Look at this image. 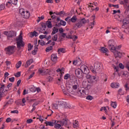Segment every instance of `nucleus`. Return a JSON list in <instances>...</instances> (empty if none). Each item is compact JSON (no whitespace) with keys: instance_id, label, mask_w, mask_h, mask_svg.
I'll return each instance as SVG.
<instances>
[{"instance_id":"nucleus-1","label":"nucleus","mask_w":129,"mask_h":129,"mask_svg":"<svg viewBox=\"0 0 129 129\" xmlns=\"http://www.w3.org/2000/svg\"><path fill=\"white\" fill-rule=\"evenodd\" d=\"M99 78L96 76H92L91 79L89 81H83L82 83L83 87L84 90H79L77 91L76 93V95L78 96H80V97H83L85 96L86 93L89 92V90L91 89V87H92V84H96L97 83V81H98Z\"/></svg>"},{"instance_id":"nucleus-2","label":"nucleus","mask_w":129,"mask_h":129,"mask_svg":"<svg viewBox=\"0 0 129 129\" xmlns=\"http://www.w3.org/2000/svg\"><path fill=\"white\" fill-rule=\"evenodd\" d=\"M16 41L17 48L19 50H21V49H22V47L25 46V42L23 41V36H22V33H20V35L16 37Z\"/></svg>"},{"instance_id":"nucleus-3","label":"nucleus","mask_w":129,"mask_h":129,"mask_svg":"<svg viewBox=\"0 0 129 129\" xmlns=\"http://www.w3.org/2000/svg\"><path fill=\"white\" fill-rule=\"evenodd\" d=\"M102 67V64L100 62H96L94 64V67L91 66L90 68L93 73H96V72H98L101 69Z\"/></svg>"},{"instance_id":"nucleus-4","label":"nucleus","mask_w":129,"mask_h":129,"mask_svg":"<svg viewBox=\"0 0 129 129\" xmlns=\"http://www.w3.org/2000/svg\"><path fill=\"white\" fill-rule=\"evenodd\" d=\"M16 46L10 45L5 48V51L7 55H12L16 52Z\"/></svg>"},{"instance_id":"nucleus-5","label":"nucleus","mask_w":129,"mask_h":129,"mask_svg":"<svg viewBox=\"0 0 129 129\" xmlns=\"http://www.w3.org/2000/svg\"><path fill=\"white\" fill-rule=\"evenodd\" d=\"M85 24H86V20L85 19V18H83L77 21L74 26V28L77 27L78 29H80V28L83 26L84 25H85Z\"/></svg>"},{"instance_id":"nucleus-6","label":"nucleus","mask_w":129,"mask_h":129,"mask_svg":"<svg viewBox=\"0 0 129 129\" xmlns=\"http://www.w3.org/2000/svg\"><path fill=\"white\" fill-rule=\"evenodd\" d=\"M114 45H115V42H114V40L113 39H111L108 41V48L111 52H114L116 50V48H115V46H114Z\"/></svg>"},{"instance_id":"nucleus-7","label":"nucleus","mask_w":129,"mask_h":129,"mask_svg":"<svg viewBox=\"0 0 129 129\" xmlns=\"http://www.w3.org/2000/svg\"><path fill=\"white\" fill-rule=\"evenodd\" d=\"M59 123L62 126L65 125L66 127H68V128H70L71 122L68 119H63L62 120L59 121Z\"/></svg>"},{"instance_id":"nucleus-8","label":"nucleus","mask_w":129,"mask_h":129,"mask_svg":"<svg viewBox=\"0 0 129 129\" xmlns=\"http://www.w3.org/2000/svg\"><path fill=\"white\" fill-rule=\"evenodd\" d=\"M74 79L72 81L73 82L72 88L74 90H76L77 89H78V88L79 87V81H78L77 79H76L75 77H74Z\"/></svg>"},{"instance_id":"nucleus-9","label":"nucleus","mask_w":129,"mask_h":129,"mask_svg":"<svg viewBox=\"0 0 129 129\" xmlns=\"http://www.w3.org/2000/svg\"><path fill=\"white\" fill-rule=\"evenodd\" d=\"M59 107L62 108H71V106L69 104H67V103L64 101H58Z\"/></svg>"},{"instance_id":"nucleus-10","label":"nucleus","mask_w":129,"mask_h":129,"mask_svg":"<svg viewBox=\"0 0 129 129\" xmlns=\"http://www.w3.org/2000/svg\"><path fill=\"white\" fill-rule=\"evenodd\" d=\"M75 73L77 77L80 79L83 77V72L80 70V69H78L75 70Z\"/></svg>"},{"instance_id":"nucleus-11","label":"nucleus","mask_w":129,"mask_h":129,"mask_svg":"<svg viewBox=\"0 0 129 129\" xmlns=\"http://www.w3.org/2000/svg\"><path fill=\"white\" fill-rule=\"evenodd\" d=\"M80 70H81L82 72L84 73V74H87L89 73V70H88V68L85 64H83L81 66Z\"/></svg>"},{"instance_id":"nucleus-12","label":"nucleus","mask_w":129,"mask_h":129,"mask_svg":"<svg viewBox=\"0 0 129 129\" xmlns=\"http://www.w3.org/2000/svg\"><path fill=\"white\" fill-rule=\"evenodd\" d=\"M38 72L39 74H41V75H46L49 73V70H42V69H39Z\"/></svg>"},{"instance_id":"nucleus-13","label":"nucleus","mask_w":129,"mask_h":129,"mask_svg":"<svg viewBox=\"0 0 129 129\" xmlns=\"http://www.w3.org/2000/svg\"><path fill=\"white\" fill-rule=\"evenodd\" d=\"M56 123V120H52V121H46L44 122L45 124H46V126L49 125V126H54V124Z\"/></svg>"},{"instance_id":"nucleus-14","label":"nucleus","mask_w":129,"mask_h":129,"mask_svg":"<svg viewBox=\"0 0 129 129\" xmlns=\"http://www.w3.org/2000/svg\"><path fill=\"white\" fill-rule=\"evenodd\" d=\"M38 43V41L36 40L35 41V43L34 44L35 46H34V50L32 51V55H36L37 54V52H38V45H37V44Z\"/></svg>"},{"instance_id":"nucleus-15","label":"nucleus","mask_w":129,"mask_h":129,"mask_svg":"<svg viewBox=\"0 0 129 129\" xmlns=\"http://www.w3.org/2000/svg\"><path fill=\"white\" fill-rule=\"evenodd\" d=\"M123 25L122 26V28H125L126 25H128L129 24V19L128 18H124L122 20Z\"/></svg>"},{"instance_id":"nucleus-16","label":"nucleus","mask_w":129,"mask_h":129,"mask_svg":"<svg viewBox=\"0 0 129 129\" xmlns=\"http://www.w3.org/2000/svg\"><path fill=\"white\" fill-rule=\"evenodd\" d=\"M16 36H17V33L14 31H10L8 33V38H13Z\"/></svg>"},{"instance_id":"nucleus-17","label":"nucleus","mask_w":129,"mask_h":129,"mask_svg":"<svg viewBox=\"0 0 129 129\" xmlns=\"http://www.w3.org/2000/svg\"><path fill=\"white\" fill-rule=\"evenodd\" d=\"M22 16L24 19H29L30 18V12L29 11H24Z\"/></svg>"},{"instance_id":"nucleus-18","label":"nucleus","mask_w":129,"mask_h":129,"mask_svg":"<svg viewBox=\"0 0 129 129\" xmlns=\"http://www.w3.org/2000/svg\"><path fill=\"white\" fill-rule=\"evenodd\" d=\"M58 57H57V55L55 54H52L51 55V60L52 62H57Z\"/></svg>"},{"instance_id":"nucleus-19","label":"nucleus","mask_w":129,"mask_h":129,"mask_svg":"<svg viewBox=\"0 0 129 129\" xmlns=\"http://www.w3.org/2000/svg\"><path fill=\"white\" fill-rule=\"evenodd\" d=\"M113 52L115 58H117V57L118 58H120V56H121V52L116 50H114Z\"/></svg>"},{"instance_id":"nucleus-20","label":"nucleus","mask_w":129,"mask_h":129,"mask_svg":"<svg viewBox=\"0 0 129 129\" xmlns=\"http://www.w3.org/2000/svg\"><path fill=\"white\" fill-rule=\"evenodd\" d=\"M59 122H60V121L56 120L55 123L54 124V128L60 129L62 127H61V123L59 124Z\"/></svg>"},{"instance_id":"nucleus-21","label":"nucleus","mask_w":129,"mask_h":129,"mask_svg":"<svg viewBox=\"0 0 129 129\" xmlns=\"http://www.w3.org/2000/svg\"><path fill=\"white\" fill-rule=\"evenodd\" d=\"M66 38H67V39H73V41H75L76 40H77V39H78V36H77V35H74L73 37L71 35H68L67 36H66Z\"/></svg>"},{"instance_id":"nucleus-22","label":"nucleus","mask_w":129,"mask_h":129,"mask_svg":"<svg viewBox=\"0 0 129 129\" xmlns=\"http://www.w3.org/2000/svg\"><path fill=\"white\" fill-rule=\"evenodd\" d=\"M33 62H34L33 59H30L27 60L25 66V68H28V67H29V66H30V65H31V63H33Z\"/></svg>"},{"instance_id":"nucleus-23","label":"nucleus","mask_w":129,"mask_h":129,"mask_svg":"<svg viewBox=\"0 0 129 129\" xmlns=\"http://www.w3.org/2000/svg\"><path fill=\"white\" fill-rule=\"evenodd\" d=\"M69 22H72V23H76L77 22V17L75 15L71 19H70Z\"/></svg>"},{"instance_id":"nucleus-24","label":"nucleus","mask_w":129,"mask_h":129,"mask_svg":"<svg viewBox=\"0 0 129 129\" xmlns=\"http://www.w3.org/2000/svg\"><path fill=\"white\" fill-rule=\"evenodd\" d=\"M51 105L52 108H53L54 109H58V108L60 107V106L59 105V103L58 104L53 103Z\"/></svg>"},{"instance_id":"nucleus-25","label":"nucleus","mask_w":129,"mask_h":129,"mask_svg":"<svg viewBox=\"0 0 129 129\" xmlns=\"http://www.w3.org/2000/svg\"><path fill=\"white\" fill-rule=\"evenodd\" d=\"M39 34L38 32H36V31H34L33 32H31L30 37V38H33V37H37Z\"/></svg>"},{"instance_id":"nucleus-26","label":"nucleus","mask_w":129,"mask_h":129,"mask_svg":"<svg viewBox=\"0 0 129 129\" xmlns=\"http://www.w3.org/2000/svg\"><path fill=\"white\" fill-rule=\"evenodd\" d=\"M110 86L112 88H118L119 87V85L116 83H112Z\"/></svg>"},{"instance_id":"nucleus-27","label":"nucleus","mask_w":129,"mask_h":129,"mask_svg":"<svg viewBox=\"0 0 129 129\" xmlns=\"http://www.w3.org/2000/svg\"><path fill=\"white\" fill-rule=\"evenodd\" d=\"M58 32H59V29L55 27H53L51 33V36H53V35H55V34H56V33H58Z\"/></svg>"},{"instance_id":"nucleus-28","label":"nucleus","mask_w":129,"mask_h":129,"mask_svg":"<svg viewBox=\"0 0 129 129\" xmlns=\"http://www.w3.org/2000/svg\"><path fill=\"white\" fill-rule=\"evenodd\" d=\"M92 18H93V22L91 23V27H90V29H93V27H94V23L95 22V21H94L95 20V15H93Z\"/></svg>"},{"instance_id":"nucleus-29","label":"nucleus","mask_w":129,"mask_h":129,"mask_svg":"<svg viewBox=\"0 0 129 129\" xmlns=\"http://www.w3.org/2000/svg\"><path fill=\"white\" fill-rule=\"evenodd\" d=\"M46 25L47 26V27L49 29H51V28H52V22L51 21H47L46 22Z\"/></svg>"},{"instance_id":"nucleus-30","label":"nucleus","mask_w":129,"mask_h":129,"mask_svg":"<svg viewBox=\"0 0 129 129\" xmlns=\"http://www.w3.org/2000/svg\"><path fill=\"white\" fill-rule=\"evenodd\" d=\"M101 51L102 52V53H108V49L105 47H102L101 48Z\"/></svg>"},{"instance_id":"nucleus-31","label":"nucleus","mask_w":129,"mask_h":129,"mask_svg":"<svg viewBox=\"0 0 129 129\" xmlns=\"http://www.w3.org/2000/svg\"><path fill=\"white\" fill-rule=\"evenodd\" d=\"M73 125L74 128H77V127H78L79 126L78 121H77V120H75V121L73 123Z\"/></svg>"},{"instance_id":"nucleus-32","label":"nucleus","mask_w":129,"mask_h":129,"mask_svg":"<svg viewBox=\"0 0 129 129\" xmlns=\"http://www.w3.org/2000/svg\"><path fill=\"white\" fill-rule=\"evenodd\" d=\"M10 3L14 5L15 6H17L18 5V0H10Z\"/></svg>"},{"instance_id":"nucleus-33","label":"nucleus","mask_w":129,"mask_h":129,"mask_svg":"<svg viewBox=\"0 0 129 129\" xmlns=\"http://www.w3.org/2000/svg\"><path fill=\"white\" fill-rule=\"evenodd\" d=\"M116 105H117L116 102H111V106H112V107H113V108H116Z\"/></svg>"},{"instance_id":"nucleus-34","label":"nucleus","mask_w":129,"mask_h":129,"mask_svg":"<svg viewBox=\"0 0 129 129\" xmlns=\"http://www.w3.org/2000/svg\"><path fill=\"white\" fill-rule=\"evenodd\" d=\"M51 50H53V46H48L45 49L46 52H50Z\"/></svg>"},{"instance_id":"nucleus-35","label":"nucleus","mask_w":129,"mask_h":129,"mask_svg":"<svg viewBox=\"0 0 129 129\" xmlns=\"http://www.w3.org/2000/svg\"><path fill=\"white\" fill-rule=\"evenodd\" d=\"M21 65H22V61L20 60L18 62V63L16 65V67L17 69H19L20 67H21Z\"/></svg>"},{"instance_id":"nucleus-36","label":"nucleus","mask_w":129,"mask_h":129,"mask_svg":"<svg viewBox=\"0 0 129 129\" xmlns=\"http://www.w3.org/2000/svg\"><path fill=\"white\" fill-rule=\"evenodd\" d=\"M58 39V35L57 34H55L52 37V41H54L56 42Z\"/></svg>"},{"instance_id":"nucleus-37","label":"nucleus","mask_w":129,"mask_h":129,"mask_svg":"<svg viewBox=\"0 0 129 129\" xmlns=\"http://www.w3.org/2000/svg\"><path fill=\"white\" fill-rule=\"evenodd\" d=\"M57 52H58V54H60V52L61 53H65V49H64L63 48H60L58 49Z\"/></svg>"},{"instance_id":"nucleus-38","label":"nucleus","mask_w":129,"mask_h":129,"mask_svg":"<svg viewBox=\"0 0 129 129\" xmlns=\"http://www.w3.org/2000/svg\"><path fill=\"white\" fill-rule=\"evenodd\" d=\"M109 7L111 8V7H114V8H116V9H118L119 8V6H118V5H111L110 4H108Z\"/></svg>"},{"instance_id":"nucleus-39","label":"nucleus","mask_w":129,"mask_h":129,"mask_svg":"<svg viewBox=\"0 0 129 129\" xmlns=\"http://www.w3.org/2000/svg\"><path fill=\"white\" fill-rule=\"evenodd\" d=\"M41 27H42L43 30L44 31H45V30H46V26H47V24H46V23H42L41 24Z\"/></svg>"},{"instance_id":"nucleus-40","label":"nucleus","mask_w":129,"mask_h":129,"mask_svg":"<svg viewBox=\"0 0 129 129\" xmlns=\"http://www.w3.org/2000/svg\"><path fill=\"white\" fill-rule=\"evenodd\" d=\"M86 75L85 77L87 78V79H91V78L92 77V76L90 75L89 73L88 74H85Z\"/></svg>"},{"instance_id":"nucleus-41","label":"nucleus","mask_w":129,"mask_h":129,"mask_svg":"<svg viewBox=\"0 0 129 129\" xmlns=\"http://www.w3.org/2000/svg\"><path fill=\"white\" fill-rule=\"evenodd\" d=\"M46 42L43 40H38V44H40L41 46H45V44Z\"/></svg>"},{"instance_id":"nucleus-42","label":"nucleus","mask_w":129,"mask_h":129,"mask_svg":"<svg viewBox=\"0 0 129 129\" xmlns=\"http://www.w3.org/2000/svg\"><path fill=\"white\" fill-rule=\"evenodd\" d=\"M79 60L81 61L80 60V58H78V59H77L76 60H74L73 61V65H77V63H78V62H79Z\"/></svg>"},{"instance_id":"nucleus-43","label":"nucleus","mask_w":129,"mask_h":129,"mask_svg":"<svg viewBox=\"0 0 129 129\" xmlns=\"http://www.w3.org/2000/svg\"><path fill=\"white\" fill-rule=\"evenodd\" d=\"M64 79L66 80H67V79H69V78H70V74H67L64 75L63 77Z\"/></svg>"},{"instance_id":"nucleus-44","label":"nucleus","mask_w":129,"mask_h":129,"mask_svg":"<svg viewBox=\"0 0 129 129\" xmlns=\"http://www.w3.org/2000/svg\"><path fill=\"white\" fill-rule=\"evenodd\" d=\"M33 48V45L31 43H29L28 45V51H31Z\"/></svg>"},{"instance_id":"nucleus-45","label":"nucleus","mask_w":129,"mask_h":129,"mask_svg":"<svg viewBox=\"0 0 129 129\" xmlns=\"http://www.w3.org/2000/svg\"><path fill=\"white\" fill-rule=\"evenodd\" d=\"M35 100H36V99H31L29 97H26V101L28 102H33V101H35Z\"/></svg>"},{"instance_id":"nucleus-46","label":"nucleus","mask_w":129,"mask_h":129,"mask_svg":"<svg viewBox=\"0 0 129 129\" xmlns=\"http://www.w3.org/2000/svg\"><path fill=\"white\" fill-rule=\"evenodd\" d=\"M113 68L115 70V72H117L118 73V66H115L114 65H113Z\"/></svg>"},{"instance_id":"nucleus-47","label":"nucleus","mask_w":129,"mask_h":129,"mask_svg":"<svg viewBox=\"0 0 129 129\" xmlns=\"http://www.w3.org/2000/svg\"><path fill=\"white\" fill-rule=\"evenodd\" d=\"M15 77H17V78H19L21 76V72H18L16 75H14Z\"/></svg>"},{"instance_id":"nucleus-48","label":"nucleus","mask_w":129,"mask_h":129,"mask_svg":"<svg viewBox=\"0 0 129 129\" xmlns=\"http://www.w3.org/2000/svg\"><path fill=\"white\" fill-rule=\"evenodd\" d=\"M86 99H87V100H92L93 99V97H92L90 95H89V96H87Z\"/></svg>"},{"instance_id":"nucleus-49","label":"nucleus","mask_w":129,"mask_h":129,"mask_svg":"<svg viewBox=\"0 0 129 129\" xmlns=\"http://www.w3.org/2000/svg\"><path fill=\"white\" fill-rule=\"evenodd\" d=\"M60 22L61 26H66V22L61 20H60Z\"/></svg>"},{"instance_id":"nucleus-50","label":"nucleus","mask_w":129,"mask_h":129,"mask_svg":"<svg viewBox=\"0 0 129 129\" xmlns=\"http://www.w3.org/2000/svg\"><path fill=\"white\" fill-rule=\"evenodd\" d=\"M35 75V72H33L28 78L27 80H29V79H31V78H33L34 77V76Z\"/></svg>"},{"instance_id":"nucleus-51","label":"nucleus","mask_w":129,"mask_h":129,"mask_svg":"<svg viewBox=\"0 0 129 129\" xmlns=\"http://www.w3.org/2000/svg\"><path fill=\"white\" fill-rule=\"evenodd\" d=\"M46 37H47V35H40L39 36V39H41V40H43V39H45Z\"/></svg>"},{"instance_id":"nucleus-52","label":"nucleus","mask_w":129,"mask_h":129,"mask_svg":"<svg viewBox=\"0 0 129 129\" xmlns=\"http://www.w3.org/2000/svg\"><path fill=\"white\" fill-rule=\"evenodd\" d=\"M118 94H119V95H123V93H122V89H120L118 91Z\"/></svg>"},{"instance_id":"nucleus-53","label":"nucleus","mask_w":129,"mask_h":129,"mask_svg":"<svg viewBox=\"0 0 129 129\" xmlns=\"http://www.w3.org/2000/svg\"><path fill=\"white\" fill-rule=\"evenodd\" d=\"M19 12L20 14H21V15H23L24 14V13L25 12V11H24L23 9H21L19 10Z\"/></svg>"},{"instance_id":"nucleus-54","label":"nucleus","mask_w":129,"mask_h":129,"mask_svg":"<svg viewBox=\"0 0 129 129\" xmlns=\"http://www.w3.org/2000/svg\"><path fill=\"white\" fill-rule=\"evenodd\" d=\"M119 67L120 69H124V66H123L121 63L119 64Z\"/></svg>"},{"instance_id":"nucleus-55","label":"nucleus","mask_w":129,"mask_h":129,"mask_svg":"<svg viewBox=\"0 0 129 129\" xmlns=\"http://www.w3.org/2000/svg\"><path fill=\"white\" fill-rule=\"evenodd\" d=\"M26 122L27 123H32V122H33V119H28L27 120Z\"/></svg>"},{"instance_id":"nucleus-56","label":"nucleus","mask_w":129,"mask_h":129,"mask_svg":"<svg viewBox=\"0 0 129 129\" xmlns=\"http://www.w3.org/2000/svg\"><path fill=\"white\" fill-rule=\"evenodd\" d=\"M9 81H10V82H14L15 81V77H12V78H10L9 79Z\"/></svg>"},{"instance_id":"nucleus-57","label":"nucleus","mask_w":129,"mask_h":129,"mask_svg":"<svg viewBox=\"0 0 129 129\" xmlns=\"http://www.w3.org/2000/svg\"><path fill=\"white\" fill-rule=\"evenodd\" d=\"M10 6H12V4L11 3L10 1H9L7 3L6 7H7V8H10Z\"/></svg>"},{"instance_id":"nucleus-58","label":"nucleus","mask_w":129,"mask_h":129,"mask_svg":"<svg viewBox=\"0 0 129 129\" xmlns=\"http://www.w3.org/2000/svg\"><path fill=\"white\" fill-rule=\"evenodd\" d=\"M12 103H13V102H12L11 100H9L8 102H7L5 105H4V106H7L8 104H12Z\"/></svg>"},{"instance_id":"nucleus-59","label":"nucleus","mask_w":129,"mask_h":129,"mask_svg":"<svg viewBox=\"0 0 129 129\" xmlns=\"http://www.w3.org/2000/svg\"><path fill=\"white\" fill-rule=\"evenodd\" d=\"M5 8H6V6H5V4H2L0 5V8L3 11V10H5Z\"/></svg>"},{"instance_id":"nucleus-60","label":"nucleus","mask_w":129,"mask_h":129,"mask_svg":"<svg viewBox=\"0 0 129 129\" xmlns=\"http://www.w3.org/2000/svg\"><path fill=\"white\" fill-rule=\"evenodd\" d=\"M12 121V118L11 117H8L6 119V122H11Z\"/></svg>"},{"instance_id":"nucleus-61","label":"nucleus","mask_w":129,"mask_h":129,"mask_svg":"<svg viewBox=\"0 0 129 129\" xmlns=\"http://www.w3.org/2000/svg\"><path fill=\"white\" fill-rule=\"evenodd\" d=\"M6 91H4V90L2 91H0V98H2L3 97V93H5Z\"/></svg>"},{"instance_id":"nucleus-62","label":"nucleus","mask_w":129,"mask_h":129,"mask_svg":"<svg viewBox=\"0 0 129 129\" xmlns=\"http://www.w3.org/2000/svg\"><path fill=\"white\" fill-rule=\"evenodd\" d=\"M11 113H19V111L18 110H14L13 111H11Z\"/></svg>"},{"instance_id":"nucleus-63","label":"nucleus","mask_w":129,"mask_h":129,"mask_svg":"<svg viewBox=\"0 0 129 129\" xmlns=\"http://www.w3.org/2000/svg\"><path fill=\"white\" fill-rule=\"evenodd\" d=\"M112 30H115V31H114L115 33H116V32H119V29L117 27L112 28Z\"/></svg>"},{"instance_id":"nucleus-64","label":"nucleus","mask_w":129,"mask_h":129,"mask_svg":"<svg viewBox=\"0 0 129 129\" xmlns=\"http://www.w3.org/2000/svg\"><path fill=\"white\" fill-rule=\"evenodd\" d=\"M21 82H22V80H19L18 82H17V86L18 87H19V86H20V84H21Z\"/></svg>"}]
</instances>
